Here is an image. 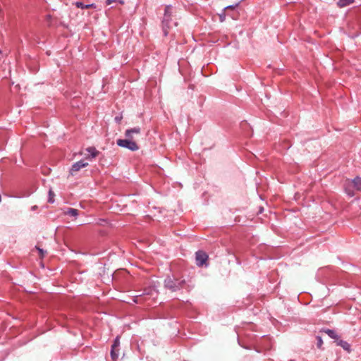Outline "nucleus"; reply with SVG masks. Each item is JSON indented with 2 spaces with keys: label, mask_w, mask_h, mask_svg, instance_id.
Instances as JSON below:
<instances>
[{
  "label": "nucleus",
  "mask_w": 361,
  "mask_h": 361,
  "mask_svg": "<svg viewBox=\"0 0 361 361\" xmlns=\"http://www.w3.org/2000/svg\"><path fill=\"white\" fill-rule=\"evenodd\" d=\"M37 250H39L40 255L42 257H43L44 256V251H43V250L40 249V248H37Z\"/></svg>",
  "instance_id": "18"
},
{
  "label": "nucleus",
  "mask_w": 361,
  "mask_h": 361,
  "mask_svg": "<svg viewBox=\"0 0 361 361\" xmlns=\"http://www.w3.org/2000/svg\"><path fill=\"white\" fill-rule=\"evenodd\" d=\"M49 202H54V192L50 190L49 192Z\"/></svg>",
  "instance_id": "14"
},
{
  "label": "nucleus",
  "mask_w": 361,
  "mask_h": 361,
  "mask_svg": "<svg viewBox=\"0 0 361 361\" xmlns=\"http://www.w3.org/2000/svg\"><path fill=\"white\" fill-rule=\"evenodd\" d=\"M111 357L114 361H116L118 357V349L111 347Z\"/></svg>",
  "instance_id": "11"
},
{
  "label": "nucleus",
  "mask_w": 361,
  "mask_h": 361,
  "mask_svg": "<svg viewBox=\"0 0 361 361\" xmlns=\"http://www.w3.org/2000/svg\"><path fill=\"white\" fill-rule=\"evenodd\" d=\"M119 2H120V4H123V3H124V2H123V1H121V0H120V1H119Z\"/></svg>",
  "instance_id": "21"
},
{
  "label": "nucleus",
  "mask_w": 361,
  "mask_h": 361,
  "mask_svg": "<svg viewBox=\"0 0 361 361\" xmlns=\"http://www.w3.org/2000/svg\"><path fill=\"white\" fill-rule=\"evenodd\" d=\"M140 134V128L135 127L130 129H128L125 132L126 139H118L116 143L118 146L127 148L131 151H137L139 149V147L135 141L133 140L134 135Z\"/></svg>",
  "instance_id": "1"
},
{
  "label": "nucleus",
  "mask_w": 361,
  "mask_h": 361,
  "mask_svg": "<svg viewBox=\"0 0 361 361\" xmlns=\"http://www.w3.org/2000/svg\"><path fill=\"white\" fill-rule=\"evenodd\" d=\"M322 344H323V341H322V340L321 337H318V338H317V346H318L319 348H321V346L322 345Z\"/></svg>",
  "instance_id": "16"
},
{
  "label": "nucleus",
  "mask_w": 361,
  "mask_h": 361,
  "mask_svg": "<svg viewBox=\"0 0 361 361\" xmlns=\"http://www.w3.org/2000/svg\"><path fill=\"white\" fill-rule=\"evenodd\" d=\"M238 4H236L235 6H228L226 8V9H233L235 8V6H237Z\"/></svg>",
  "instance_id": "17"
},
{
  "label": "nucleus",
  "mask_w": 361,
  "mask_h": 361,
  "mask_svg": "<svg viewBox=\"0 0 361 361\" xmlns=\"http://www.w3.org/2000/svg\"><path fill=\"white\" fill-rule=\"evenodd\" d=\"M351 187L355 188L357 190L361 191V178L356 177L354 180H347L345 185V192L350 196H353L354 193L351 190Z\"/></svg>",
  "instance_id": "2"
},
{
  "label": "nucleus",
  "mask_w": 361,
  "mask_h": 361,
  "mask_svg": "<svg viewBox=\"0 0 361 361\" xmlns=\"http://www.w3.org/2000/svg\"><path fill=\"white\" fill-rule=\"evenodd\" d=\"M324 331L331 338L336 339V341L338 340V336L335 331L331 329H326Z\"/></svg>",
  "instance_id": "9"
},
{
  "label": "nucleus",
  "mask_w": 361,
  "mask_h": 361,
  "mask_svg": "<svg viewBox=\"0 0 361 361\" xmlns=\"http://www.w3.org/2000/svg\"><path fill=\"white\" fill-rule=\"evenodd\" d=\"M116 0H106V4L110 5L112 2L115 1Z\"/></svg>",
  "instance_id": "19"
},
{
  "label": "nucleus",
  "mask_w": 361,
  "mask_h": 361,
  "mask_svg": "<svg viewBox=\"0 0 361 361\" xmlns=\"http://www.w3.org/2000/svg\"><path fill=\"white\" fill-rule=\"evenodd\" d=\"M143 294L149 295V294H150V293H149V292H147V293H144Z\"/></svg>",
  "instance_id": "22"
},
{
  "label": "nucleus",
  "mask_w": 361,
  "mask_h": 361,
  "mask_svg": "<svg viewBox=\"0 0 361 361\" xmlns=\"http://www.w3.org/2000/svg\"><path fill=\"white\" fill-rule=\"evenodd\" d=\"M115 120H116L117 122H118V123H119V122L121 121V117L116 116V117L115 118Z\"/></svg>",
  "instance_id": "20"
},
{
  "label": "nucleus",
  "mask_w": 361,
  "mask_h": 361,
  "mask_svg": "<svg viewBox=\"0 0 361 361\" xmlns=\"http://www.w3.org/2000/svg\"><path fill=\"white\" fill-rule=\"evenodd\" d=\"M1 54V51H0V54Z\"/></svg>",
  "instance_id": "23"
},
{
  "label": "nucleus",
  "mask_w": 361,
  "mask_h": 361,
  "mask_svg": "<svg viewBox=\"0 0 361 361\" xmlns=\"http://www.w3.org/2000/svg\"><path fill=\"white\" fill-rule=\"evenodd\" d=\"M88 166V163L84 161L83 160H80L76 163H75L70 169V174L71 176H75L77 172H78L82 168L86 167Z\"/></svg>",
  "instance_id": "5"
},
{
  "label": "nucleus",
  "mask_w": 361,
  "mask_h": 361,
  "mask_svg": "<svg viewBox=\"0 0 361 361\" xmlns=\"http://www.w3.org/2000/svg\"><path fill=\"white\" fill-rule=\"evenodd\" d=\"M208 259V255L206 252L203 251H197L196 252V261L197 264L200 267H202L204 264Z\"/></svg>",
  "instance_id": "6"
},
{
  "label": "nucleus",
  "mask_w": 361,
  "mask_h": 361,
  "mask_svg": "<svg viewBox=\"0 0 361 361\" xmlns=\"http://www.w3.org/2000/svg\"><path fill=\"white\" fill-rule=\"evenodd\" d=\"M354 2V0H338L337 4L339 7H344Z\"/></svg>",
  "instance_id": "10"
},
{
  "label": "nucleus",
  "mask_w": 361,
  "mask_h": 361,
  "mask_svg": "<svg viewBox=\"0 0 361 361\" xmlns=\"http://www.w3.org/2000/svg\"><path fill=\"white\" fill-rule=\"evenodd\" d=\"M119 345H120L119 338H118V337H117V338L115 339L114 343V344L112 345V346H111V347H114V348H118V346H119Z\"/></svg>",
  "instance_id": "15"
},
{
  "label": "nucleus",
  "mask_w": 361,
  "mask_h": 361,
  "mask_svg": "<svg viewBox=\"0 0 361 361\" xmlns=\"http://www.w3.org/2000/svg\"><path fill=\"white\" fill-rule=\"evenodd\" d=\"M87 151L90 153V157L92 158H95L99 153L94 147H88Z\"/></svg>",
  "instance_id": "12"
},
{
  "label": "nucleus",
  "mask_w": 361,
  "mask_h": 361,
  "mask_svg": "<svg viewBox=\"0 0 361 361\" xmlns=\"http://www.w3.org/2000/svg\"><path fill=\"white\" fill-rule=\"evenodd\" d=\"M66 214L71 216H76L78 214V210L76 209L69 208L66 212Z\"/></svg>",
  "instance_id": "13"
},
{
  "label": "nucleus",
  "mask_w": 361,
  "mask_h": 361,
  "mask_svg": "<svg viewBox=\"0 0 361 361\" xmlns=\"http://www.w3.org/2000/svg\"><path fill=\"white\" fill-rule=\"evenodd\" d=\"M185 282L184 280L178 281H173L171 279H168L165 281V286L167 288L171 290V291H176L182 287L183 283Z\"/></svg>",
  "instance_id": "4"
},
{
  "label": "nucleus",
  "mask_w": 361,
  "mask_h": 361,
  "mask_svg": "<svg viewBox=\"0 0 361 361\" xmlns=\"http://www.w3.org/2000/svg\"><path fill=\"white\" fill-rule=\"evenodd\" d=\"M336 343L337 345L342 347L344 350L347 351H350V345L346 341L338 339L337 341H336Z\"/></svg>",
  "instance_id": "7"
},
{
  "label": "nucleus",
  "mask_w": 361,
  "mask_h": 361,
  "mask_svg": "<svg viewBox=\"0 0 361 361\" xmlns=\"http://www.w3.org/2000/svg\"><path fill=\"white\" fill-rule=\"evenodd\" d=\"M75 5L76 6V7L78 8H96V5L94 4H84L82 2H80V1H77L75 3Z\"/></svg>",
  "instance_id": "8"
},
{
  "label": "nucleus",
  "mask_w": 361,
  "mask_h": 361,
  "mask_svg": "<svg viewBox=\"0 0 361 361\" xmlns=\"http://www.w3.org/2000/svg\"><path fill=\"white\" fill-rule=\"evenodd\" d=\"M171 8L169 6H166L165 8L164 17V20L162 21V27H163V30H164L165 35H166L168 33L166 28L169 27V23L171 20Z\"/></svg>",
  "instance_id": "3"
}]
</instances>
